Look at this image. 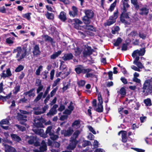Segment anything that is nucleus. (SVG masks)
Segmentation results:
<instances>
[{
	"label": "nucleus",
	"instance_id": "nucleus-44",
	"mask_svg": "<svg viewBox=\"0 0 152 152\" xmlns=\"http://www.w3.org/2000/svg\"><path fill=\"white\" fill-rule=\"evenodd\" d=\"M144 102L147 106H150L151 104V101L150 99L148 98L144 100Z\"/></svg>",
	"mask_w": 152,
	"mask_h": 152
},
{
	"label": "nucleus",
	"instance_id": "nucleus-48",
	"mask_svg": "<svg viewBox=\"0 0 152 152\" xmlns=\"http://www.w3.org/2000/svg\"><path fill=\"white\" fill-rule=\"evenodd\" d=\"M31 14L30 13H26L23 15V17L26 18L28 20H30L31 18L30 15Z\"/></svg>",
	"mask_w": 152,
	"mask_h": 152
},
{
	"label": "nucleus",
	"instance_id": "nucleus-11",
	"mask_svg": "<svg viewBox=\"0 0 152 152\" xmlns=\"http://www.w3.org/2000/svg\"><path fill=\"white\" fill-rule=\"evenodd\" d=\"M73 130L72 128L69 127L67 130H62L61 131V134H64V136H70L73 132Z\"/></svg>",
	"mask_w": 152,
	"mask_h": 152
},
{
	"label": "nucleus",
	"instance_id": "nucleus-60",
	"mask_svg": "<svg viewBox=\"0 0 152 152\" xmlns=\"http://www.w3.org/2000/svg\"><path fill=\"white\" fill-rule=\"evenodd\" d=\"M60 79L58 78L56 80L54 81V83L53 84L52 86L53 87L56 86L60 81Z\"/></svg>",
	"mask_w": 152,
	"mask_h": 152
},
{
	"label": "nucleus",
	"instance_id": "nucleus-43",
	"mask_svg": "<svg viewBox=\"0 0 152 152\" xmlns=\"http://www.w3.org/2000/svg\"><path fill=\"white\" fill-rule=\"evenodd\" d=\"M43 69V66H40L38 68V69L36 70L35 74L37 75H39L40 74V72Z\"/></svg>",
	"mask_w": 152,
	"mask_h": 152
},
{
	"label": "nucleus",
	"instance_id": "nucleus-26",
	"mask_svg": "<svg viewBox=\"0 0 152 152\" xmlns=\"http://www.w3.org/2000/svg\"><path fill=\"white\" fill-rule=\"evenodd\" d=\"M10 136L12 139L16 142H19L21 140V138L17 134H12Z\"/></svg>",
	"mask_w": 152,
	"mask_h": 152
},
{
	"label": "nucleus",
	"instance_id": "nucleus-51",
	"mask_svg": "<svg viewBox=\"0 0 152 152\" xmlns=\"http://www.w3.org/2000/svg\"><path fill=\"white\" fill-rule=\"evenodd\" d=\"M24 66L21 65H19L15 69V71L16 72H19L23 69Z\"/></svg>",
	"mask_w": 152,
	"mask_h": 152
},
{
	"label": "nucleus",
	"instance_id": "nucleus-3",
	"mask_svg": "<svg viewBox=\"0 0 152 152\" xmlns=\"http://www.w3.org/2000/svg\"><path fill=\"white\" fill-rule=\"evenodd\" d=\"M149 80H146L143 85L142 88L143 92L144 93V95L146 96L152 92V85L149 83Z\"/></svg>",
	"mask_w": 152,
	"mask_h": 152
},
{
	"label": "nucleus",
	"instance_id": "nucleus-32",
	"mask_svg": "<svg viewBox=\"0 0 152 152\" xmlns=\"http://www.w3.org/2000/svg\"><path fill=\"white\" fill-rule=\"evenodd\" d=\"M34 125L37 127H42V126L40 121L38 119H35L34 120Z\"/></svg>",
	"mask_w": 152,
	"mask_h": 152
},
{
	"label": "nucleus",
	"instance_id": "nucleus-7",
	"mask_svg": "<svg viewBox=\"0 0 152 152\" xmlns=\"http://www.w3.org/2000/svg\"><path fill=\"white\" fill-rule=\"evenodd\" d=\"M26 140L30 144H34L36 146L39 145L40 143L38 141L36 137L33 136H26Z\"/></svg>",
	"mask_w": 152,
	"mask_h": 152
},
{
	"label": "nucleus",
	"instance_id": "nucleus-54",
	"mask_svg": "<svg viewBox=\"0 0 152 152\" xmlns=\"http://www.w3.org/2000/svg\"><path fill=\"white\" fill-rule=\"evenodd\" d=\"M68 108L71 111L73 110L74 107L73 103L72 102H71L69 105L68 106Z\"/></svg>",
	"mask_w": 152,
	"mask_h": 152
},
{
	"label": "nucleus",
	"instance_id": "nucleus-61",
	"mask_svg": "<svg viewBox=\"0 0 152 152\" xmlns=\"http://www.w3.org/2000/svg\"><path fill=\"white\" fill-rule=\"evenodd\" d=\"M131 68L133 70L136 71H137L138 72H140L141 70L140 69H139V68L137 66H136L134 65H132L131 66Z\"/></svg>",
	"mask_w": 152,
	"mask_h": 152
},
{
	"label": "nucleus",
	"instance_id": "nucleus-14",
	"mask_svg": "<svg viewBox=\"0 0 152 152\" xmlns=\"http://www.w3.org/2000/svg\"><path fill=\"white\" fill-rule=\"evenodd\" d=\"M33 53L34 56H37L40 54L41 52L38 45H36L34 47Z\"/></svg>",
	"mask_w": 152,
	"mask_h": 152
},
{
	"label": "nucleus",
	"instance_id": "nucleus-59",
	"mask_svg": "<svg viewBox=\"0 0 152 152\" xmlns=\"http://www.w3.org/2000/svg\"><path fill=\"white\" fill-rule=\"evenodd\" d=\"M131 2L132 4L136 7H138L139 6L137 5V0H131Z\"/></svg>",
	"mask_w": 152,
	"mask_h": 152
},
{
	"label": "nucleus",
	"instance_id": "nucleus-46",
	"mask_svg": "<svg viewBox=\"0 0 152 152\" xmlns=\"http://www.w3.org/2000/svg\"><path fill=\"white\" fill-rule=\"evenodd\" d=\"M90 72H86L85 73H86V77H96L92 73H89Z\"/></svg>",
	"mask_w": 152,
	"mask_h": 152
},
{
	"label": "nucleus",
	"instance_id": "nucleus-53",
	"mask_svg": "<svg viewBox=\"0 0 152 152\" xmlns=\"http://www.w3.org/2000/svg\"><path fill=\"white\" fill-rule=\"evenodd\" d=\"M9 122L7 119H3L0 122L1 124H9Z\"/></svg>",
	"mask_w": 152,
	"mask_h": 152
},
{
	"label": "nucleus",
	"instance_id": "nucleus-40",
	"mask_svg": "<svg viewBox=\"0 0 152 152\" xmlns=\"http://www.w3.org/2000/svg\"><path fill=\"white\" fill-rule=\"evenodd\" d=\"M138 35L140 38L143 39H145L146 37V34L141 31L139 32Z\"/></svg>",
	"mask_w": 152,
	"mask_h": 152
},
{
	"label": "nucleus",
	"instance_id": "nucleus-64",
	"mask_svg": "<svg viewBox=\"0 0 152 152\" xmlns=\"http://www.w3.org/2000/svg\"><path fill=\"white\" fill-rule=\"evenodd\" d=\"M88 128L89 130L92 132L93 134H96V132L94 130V129L91 126H88Z\"/></svg>",
	"mask_w": 152,
	"mask_h": 152
},
{
	"label": "nucleus",
	"instance_id": "nucleus-42",
	"mask_svg": "<svg viewBox=\"0 0 152 152\" xmlns=\"http://www.w3.org/2000/svg\"><path fill=\"white\" fill-rule=\"evenodd\" d=\"M117 1L116 0L115 1H114L113 3L112 4L109 9V10L111 12L114 9L115 6L116 5Z\"/></svg>",
	"mask_w": 152,
	"mask_h": 152
},
{
	"label": "nucleus",
	"instance_id": "nucleus-30",
	"mask_svg": "<svg viewBox=\"0 0 152 152\" xmlns=\"http://www.w3.org/2000/svg\"><path fill=\"white\" fill-rule=\"evenodd\" d=\"M61 53V51L60 50L54 53L50 56V58L52 59H55Z\"/></svg>",
	"mask_w": 152,
	"mask_h": 152
},
{
	"label": "nucleus",
	"instance_id": "nucleus-5",
	"mask_svg": "<svg viewBox=\"0 0 152 152\" xmlns=\"http://www.w3.org/2000/svg\"><path fill=\"white\" fill-rule=\"evenodd\" d=\"M48 108V105H45L42 108L40 106L35 107L33 109L34 110L33 113L36 115H40L45 113Z\"/></svg>",
	"mask_w": 152,
	"mask_h": 152
},
{
	"label": "nucleus",
	"instance_id": "nucleus-47",
	"mask_svg": "<svg viewBox=\"0 0 152 152\" xmlns=\"http://www.w3.org/2000/svg\"><path fill=\"white\" fill-rule=\"evenodd\" d=\"M121 42V39L120 37L118 38L114 43V45L115 46H118Z\"/></svg>",
	"mask_w": 152,
	"mask_h": 152
},
{
	"label": "nucleus",
	"instance_id": "nucleus-21",
	"mask_svg": "<svg viewBox=\"0 0 152 152\" xmlns=\"http://www.w3.org/2000/svg\"><path fill=\"white\" fill-rule=\"evenodd\" d=\"M74 23V27L77 29H79V26L78 24H82V22L79 19L75 18L73 19Z\"/></svg>",
	"mask_w": 152,
	"mask_h": 152
},
{
	"label": "nucleus",
	"instance_id": "nucleus-27",
	"mask_svg": "<svg viewBox=\"0 0 152 152\" xmlns=\"http://www.w3.org/2000/svg\"><path fill=\"white\" fill-rule=\"evenodd\" d=\"M140 14L141 15H146L148 14L149 10L146 7L142 8L140 10Z\"/></svg>",
	"mask_w": 152,
	"mask_h": 152
},
{
	"label": "nucleus",
	"instance_id": "nucleus-24",
	"mask_svg": "<svg viewBox=\"0 0 152 152\" xmlns=\"http://www.w3.org/2000/svg\"><path fill=\"white\" fill-rule=\"evenodd\" d=\"M36 133L43 138H46L47 135L44 132L43 129H38L36 130Z\"/></svg>",
	"mask_w": 152,
	"mask_h": 152
},
{
	"label": "nucleus",
	"instance_id": "nucleus-18",
	"mask_svg": "<svg viewBox=\"0 0 152 152\" xmlns=\"http://www.w3.org/2000/svg\"><path fill=\"white\" fill-rule=\"evenodd\" d=\"M72 11H69V13L71 16L74 18L77 15V8L75 6H73L72 7Z\"/></svg>",
	"mask_w": 152,
	"mask_h": 152
},
{
	"label": "nucleus",
	"instance_id": "nucleus-19",
	"mask_svg": "<svg viewBox=\"0 0 152 152\" xmlns=\"http://www.w3.org/2000/svg\"><path fill=\"white\" fill-rule=\"evenodd\" d=\"M5 71H3L1 75V77L5 78L7 77L10 76L12 75V73L9 69H8L6 70V74L5 73Z\"/></svg>",
	"mask_w": 152,
	"mask_h": 152
},
{
	"label": "nucleus",
	"instance_id": "nucleus-28",
	"mask_svg": "<svg viewBox=\"0 0 152 152\" xmlns=\"http://www.w3.org/2000/svg\"><path fill=\"white\" fill-rule=\"evenodd\" d=\"M59 18L61 20L65 21L66 20V13L64 12H61L60 13Z\"/></svg>",
	"mask_w": 152,
	"mask_h": 152
},
{
	"label": "nucleus",
	"instance_id": "nucleus-55",
	"mask_svg": "<svg viewBox=\"0 0 152 152\" xmlns=\"http://www.w3.org/2000/svg\"><path fill=\"white\" fill-rule=\"evenodd\" d=\"M140 69H141L142 68H144V67L142 64L140 62H139L136 64H135Z\"/></svg>",
	"mask_w": 152,
	"mask_h": 152
},
{
	"label": "nucleus",
	"instance_id": "nucleus-25",
	"mask_svg": "<svg viewBox=\"0 0 152 152\" xmlns=\"http://www.w3.org/2000/svg\"><path fill=\"white\" fill-rule=\"evenodd\" d=\"M5 148L6 152H15V151L14 148L8 145H5Z\"/></svg>",
	"mask_w": 152,
	"mask_h": 152
},
{
	"label": "nucleus",
	"instance_id": "nucleus-1",
	"mask_svg": "<svg viewBox=\"0 0 152 152\" xmlns=\"http://www.w3.org/2000/svg\"><path fill=\"white\" fill-rule=\"evenodd\" d=\"M12 53L16 54L15 58L18 61H21L24 58L27 54L26 50L20 47H18L14 49Z\"/></svg>",
	"mask_w": 152,
	"mask_h": 152
},
{
	"label": "nucleus",
	"instance_id": "nucleus-41",
	"mask_svg": "<svg viewBox=\"0 0 152 152\" xmlns=\"http://www.w3.org/2000/svg\"><path fill=\"white\" fill-rule=\"evenodd\" d=\"M103 109L102 104L98 103V107L96 109V111L99 112H101L103 111Z\"/></svg>",
	"mask_w": 152,
	"mask_h": 152
},
{
	"label": "nucleus",
	"instance_id": "nucleus-50",
	"mask_svg": "<svg viewBox=\"0 0 152 152\" xmlns=\"http://www.w3.org/2000/svg\"><path fill=\"white\" fill-rule=\"evenodd\" d=\"M6 42L8 44L10 45H11L14 43V42L13 41L12 39L10 37L7 38L6 39Z\"/></svg>",
	"mask_w": 152,
	"mask_h": 152
},
{
	"label": "nucleus",
	"instance_id": "nucleus-34",
	"mask_svg": "<svg viewBox=\"0 0 152 152\" xmlns=\"http://www.w3.org/2000/svg\"><path fill=\"white\" fill-rule=\"evenodd\" d=\"M42 37L45 41L50 42H53L52 38L47 35H43L42 36Z\"/></svg>",
	"mask_w": 152,
	"mask_h": 152
},
{
	"label": "nucleus",
	"instance_id": "nucleus-4",
	"mask_svg": "<svg viewBox=\"0 0 152 152\" xmlns=\"http://www.w3.org/2000/svg\"><path fill=\"white\" fill-rule=\"evenodd\" d=\"M20 112L21 113L23 114L24 115L22 114H18L17 118L18 120L20 121V124H23L26 126V124H24V123L27 121V119H26L27 116L26 115H29L30 113L27 111L23 110H20Z\"/></svg>",
	"mask_w": 152,
	"mask_h": 152
},
{
	"label": "nucleus",
	"instance_id": "nucleus-8",
	"mask_svg": "<svg viewBox=\"0 0 152 152\" xmlns=\"http://www.w3.org/2000/svg\"><path fill=\"white\" fill-rule=\"evenodd\" d=\"M50 87L48 86L46 89V91L44 92V95H43V93L42 92H40L39 94L37 96V97L34 100V102H37L38 101H39L41 98L42 96H43V98H45L47 95L49 90H50Z\"/></svg>",
	"mask_w": 152,
	"mask_h": 152
},
{
	"label": "nucleus",
	"instance_id": "nucleus-37",
	"mask_svg": "<svg viewBox=\"0 0 152 152\" xmlns=\"http://www.w3.org/2000/svg\"><path fill=\"white\" fill-rule=\"evenodd\" d=\"M81 131L76 130L74 133L73 135V138L72 139L76 140V138L78 137L79 135L80 134Z\"/></svg>",
	"mask_w": 152,
	"mask_h": 152
},
{
	"label": "nucleus",
	"instance_id": "nucleus-6",
	"mask_svg": "<svg viewBox=\"0 0 152 152\" xmlns=\"http://www.w3.org/2000/svg\"><path fill=\"white\" fill-rule=\"evenodd\" d=\"M45 133L46 135L48 134L50 136V139L53 140H56L58 137L57 135L54 134V131L52 126H49L47 128Z\"/></svg>",
	"mask_w": 152,
	"mask_h": 152
},
{
	"label": "nucleus",
	"instance_id": "nucleus-17",
	"mask_svg": "<svg viewBox=\"0 0 152 152\" xmlns=\"http://www.w3.org/2000/svg\"><path fill=\"white\" fill-rule=\"evenodd\" d=\"M121 134L122 141L124 142H126L127 140V138L126 136V132L125 131H121L118 133V135H120Z\"/></svg>",
	"mask_w": 152,
	"mask_h": 152
},
{
	"label": "nucleus",
	"instance_id": "nucleus-52",
	"mask_svg": "<svg viewBox=\"0 0 152 152\" xmlns=\"http://www.w3.org/2000/svg\"><path fill=\"white\" fill-rule=\"evenodd\" d=\"M119 30V28L118 26L115 27L114 29H113L112 31V34H116L118 31Z\"/></svg>",
	"mask_w": 152,
	"mask_h": 152
},
{
	"label": "nucleus",
	"instance_id": "nucleus-57",
	"mask_svg": "<svg viewBox=\"0 0 152 152\" xmlns=\"http://www.w3.org/2000/svg\"><path fill=\"white\" fill-rule=\"evenodd\" d=\"M58 89V88L57 87L53 89L50 92V94L51 97H53L55 94L56 91Z\"/></svg>",
	"mask_w": 152,
	"mask_h": 152
},
{
	"label": "nucleus",
	"instance_id": "nucleus-15",
	"mask_svg": "<svg viewBox=\"0 0 152 152\" xmlns=\"http://www.w3.org/2000/svg\"><path fill=\"white\" fill-rule=\"evenodd\" d=\"M84 27L86 29L85 32L87 34H89L88 32L90 31H95V29L92 26L86 25L84 26Z\"/></svg>",
	"mask_w": 152,
	"mask_h": 152
},
{
	"label": "nucleus",
	"instance_id": "nucleus-13",
	"mask_svg": "<svg viewBox=\"0 0 152 152\" xmlns=\"http://www.w3.org/2000/svg\"><path fill=\"white\" fill-rule=\"evenodd\" d=\"M92 52V50L91 47H88L85 48L83 53L84 56H85L90 55L91 54Z\"/></svg>",
	"mask_w": 152,
	"mask_h": 152
},
{
	"label": "nucleus",
	"instance_id": "nucleus-49",
	"mask_svg": "<svg viewBox=\"0 0 152 152\" xmlns=\"http://www.w3.org/2000/svg\"><path fill=\"white\" fill-rule=\"evenodd\" d=\"M137 31H133L129 34V37H135L137 36Z\"/></svg>",
	"mask_w": 152,
	"mask_h": 152
},
{
	"label": "nucleus",
	"instance_id": "nucleus-33",
	"mask_svg": "<svg viewBox=\"0 0 152 152\" xmlns=\"http://www.w3.org/2000/svg\"><path fill=\"white\" fill-rule=\"evenodd\" d=\"M113 16H112L110 17V19L108 21L105 23L106 25L110 26L114 23L115 22L116 20L113 19Z\"/></svg>",
	"mask_w": 152,
	"mask_h": 152
},
{
	"label": "nucleus",
	"instance_id": "nucleus-62",
	"mask_svg": "<svg viewBox=\"0 0 152 152\" xmlns=\"http://www.w3.org/2000/svg\"><path fill=\"white\" fill-rule=\"evenodd\" d=\"M75 55H78L80 54L81 51L79 48H77L75 49Z\"/></svg>",
	"mask_w": 152,
	"mask_h": 152
},
{
	"label": "nucleus",
	"instance_id": "nucleus-23",
	"mask_svg": "<svg viewBox=\"0 0 152 152\" xmlns=\"http://www.w3.org/2000/svg\"><path fill=\"white\" fill-rule=\"evenodd\" d=\"M34 90V88H32L30 89L29 91L25 92L24 94L25 95H28V96L29 97L31 96L34 97L35 95V93L33 92Z\"/></svg>",
	"mask_w": 152,
	"mask_h": 152
},
{
	"label": "nucleus",
	"instance_id": "nucleus-9",
	"mask_svg": "<svg viewBox=\"0 0 152 152\" xmlns=\"http://www.w3.org/2000/svg\"><path fill=\"white\" fill-rule=\"evenodd\" d=\"M145 53V50L144 48L141 49L140 50H137L133 51L132 54V56L134 58L138 56H142L144 55Z\"/></svg>",
	"mask_w": 152,
	"mask_h": 152
},
{
	"label": "nucleus",
	"instance_id": "nucleus-31",
	"mask_svg": "<svg viewBox=\"0 0 152 152\" xmlns=\"http://www.w3.org/2000/svg\"><path fill=\"white\" fill-rule=\"evenodd\" d=\"M72 126L76 129L78 128L80 126V121L78 120L75 121L72 123Z\"/></svg>",
	"mask_w": 152,
	"mask_h": 152
},
{
	"label": "nucleus",
	"instance_id": "nucleus-10",
	"mask_svg": "<svg viewBox=\"0 0 152 152\" xmlns=\"http://www.w3.org/2000/svg\"><path fill=\"white\" fill-rule=\"evenodd\" d=\"M75 70L77 74L81 73H85L86 72H91V69H85L82 66L80 65L75 68Z\"/></svg>",
	"mask_w": 152,
	"mask_h": 152
},
{
	"label": "nucleus",
	"instance_id": "nucleus-58",
	"mask_svg": "<svg viewBox=\"0 0 152 152\" xmlns=\"http://www.w3.org/2000/svg\"><path fill=\"white\" fill-rule=\"evenodd\" d=\"M119 93L122 95H125L126 94L125 90L124 88H122L119 91Z\"/></svg>",
	"mask_w": 152,
	"mask_h": 152
},
{
	"label": "nucleus",
	"instance_id": "nucleus-56",
	"mask_svg": "<svg viewBox=\"0 0 152 152\" xmlns=\"http://www.w3.org/2000/svg\"><path fill=\"white\" fill-rule=\"evenodd\" d=\"M98 100L99 102L98 103L102 104L103 103V101L102 98L101 94L99 93L98 95Z\"/></svg>",
	"mask_w": 152,
	"mask_h": 152
},
{
	"label": "nucleus",
	"instance_id": "nucleus-35",
	"mask_svg": "<svg viewBox=\"0 0 152 152\" xmlns=\"http://www.w3.org/2000/svg\"><path fill=\"white\" fill-rule=\"evenodd\" d=\"M57 113V110H55L52 108L49 112L47 114V115L48 116H52L54 114H56Z\"/></svg>",
	"mask_w": 152,
	"mask_h": 152
},
{
	"label": "nucleus",
	"instance_id": "nucleus-29",
	"mask_svg": "<svg viewBox=\"0 0 152 152\" xmlns=\"http://www.w3.org/2000/svg\"><path fill=\"white\" fill-rule=\"evenodd\" d=\"M129 18V16L128 13H126V12L124 13V15H123L122 17H121V14L120 20L121 22H122L123 23H126V22L125 19H128Z\"/></svg>",
	"mask_w": 152,
	"mask_h": 152
},
{
	"label": "nucleus",
	"instance_id": "nucleus-39",
	"mask_svg": "<svg viewBox=\"0 0 152 152\" xmlns=\"http://www.w3.org/2000/svg\"><path fill=\"white\" fill-rule=\"evenodd\" d=\"M20 86L19 85H16L14 89L13 90V93L14 94H16L20 90Z\"/></svg>",
	"mask_w": 152,
	"mask_h": 152
},
{
	"label": "nucleus",
	"instance_id": "nucleus-2",
	"mask_svg": "<svg viewBox=\"0 0 152 152\" xmlns=\"http://www.w3.org/2000/svg\"><path fill=\"white\" fill-rule=\"evenodd\" d=\"M83 12L85 15L82 18V20L85 24H89L91 22V19L94 16V13L91 10L85 9Z\"/></svg>",
	"mask_w": 152,
	"mask_h": 152
},
{
	"label": "nucleus",
	"instance_id": "nucleus-12",
	"mask_svg": "<svg viewBox=\"0 0 152 152\" xmlns=\"http://www.w3.org/2000/svg\"><path fill=\"white\" fill-rule=\"evenodd\" d=\"M70 141L71 142L67 148L69 150H72L75 147L77 142L76 140L72 139V138L71 139Z\"/></svg>",
	"mask_w": 152,
	"mask_h": 152
},
{
	"label": "nucleus",
	"instance_id": "nucleus-36",
	"mask_svg": "<svg viewBox=\"0 0 152 152\" xmlns=\"http://www.w3.org/2000/svg\"><path fill=\"white\" fill-rule=\"evenodd\" d=\"M11 95V93H10L6 96H4L0 95V99H2L3 101H6L7 99H10Z\"/></svg>",
	"mask_w": 152,
	"mask_h": 152
},
{
	"label": "nucleus",
	"instance_id": "nucleus-45",
	"mask_svg": "<svg viewBox=\"0 0 152 152\" xmlns=\"http://www.w3.org/2000/svg\"><path fill=\"white\" fill-rule=\"evenodd\" d=\"M45 15L47 18L49 19H52L54 18L53 15L52 13L48 12L45 14Z\"/></svg>",
	"mask_w": 152,
	"mask_h": 152
},
{
	"label": "nucleus",
	"instance_id": "nucleus-16",
	"mask_svg": "<svg viewBox=\"0 0 152 152\" xmlns=\"http://www.w3.org/2000/svg\"><path fill=\"white\" fill-rule=\"evenodd\" d=\"M123 4V8H122L121 10L122 11L121 13V17L124 15V13L126 12L127 11L126 8L129 7L130 6L128 4L127 2H123L122 3Z\"/></svg>",
	"mask_w": 152,
	"mask_h": 152
},
{
	"label": "nucleus",
	"instance_id": "nucleus-63",
	"mask_svg": "<svg viewBox=\"0 0 152 152\" xmlns=\"http://www.w3.org/2000/svg\"><path fill=\"white\" fill-rule=\"evenodd\" d=\"M38 86V87L37 90V94L39 93V92L41 91L43 88V86L42 85L39 86Z\"/></svg>",
	"mask_w": 152,
	"mask_h": 152
},
{
	"label": "nucleus",
	"instance_id": "nucleus-38",
	"mask_svg": "<svg viewBox=\"0 0 152 152\" xmlns=\"http://www.w3.org/2000/svg\"><path fill=\"white\" fill-rule=\"evenodd\" d=\"M64 64V61H61V65L59 67L60 70L63 71L66 69V66Z\"/></svg>",
	"mask_w": 152,
	"mask_h": 152
},
{
	"label": "nucleus",
	"instance_id": "nucleus-20",
	"mask_svg": "<svg viewBox=\"0 0 152 152\" xmlns=\"http://www.w3.org/2000/svg\"><path fill=\"white\" fill-rule=\"evenodd\" d=\"M73 57L72 54L70 53L64 54V56L62 57V59L64 61H66L72 59Z\"/></svg>",
	"mask_w": 152,
	"mask_h": 152
},
{
	"label": "nucleus",
	"instance_id": "nucleus-22",
	"mask_svg": "<svg viewBox=\"0 0 152 152\" xmlns=\"http://www.w3.org/2000/svg\"><path fill=\"white\" fill-rule=\"evenodd\" d=\"M40 152L45 151L47 150V146L45 142L42 140L41 142V145L39 148Z\"/></svg>",
	"mask_w": 152,
	"mask_h": 152
}]
</instances>
